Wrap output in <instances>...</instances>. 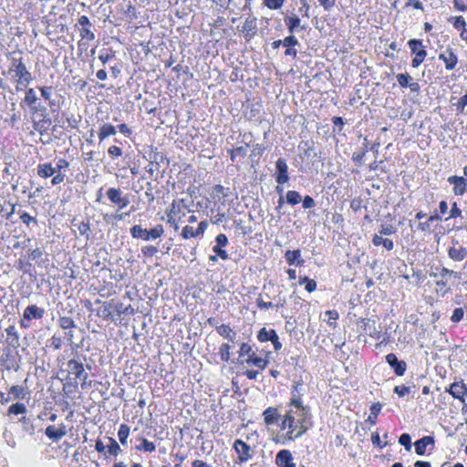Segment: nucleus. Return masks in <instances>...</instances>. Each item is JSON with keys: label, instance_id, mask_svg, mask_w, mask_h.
Listing matches in <instances>:
<instances>
[{"label": "nucleus", "instance_id": "nucleus-1", "mask_svg": "<svg viewBox=\"0 0 467 467\" xmlns=\"http://www.w3.org/2000/svg\"><path fill=\"white\" fill-rule=\"evenodd\" d=\"M286 414L288 420L296 425V434L302 437L313 427L311 408L308 405L300 403L299 406L286 404Z\"/></svg>", "mask_w": 467, "mask_h": 467}, {"label": "nucleus", "instance_id": "nucleus-2", "mask_svg": "<svg viewBox=\"0 0 467 467\" xmlns=\"http://www.w3.org/2000/svg\"><path fill=\"white\" fill-rule=\"evenodd\" d=\"M111 308H114V310L116 312V316H118L119 317L122 314H128V313L133 314L134 313V309L132 308V306L130 305L124 306V304L122 302L112 299L110 301H104L103 306H101L99 309H98L97 315L105 320L110 319L111 321H116L118 318H116L112 315Z\"/></svg>", "mask_w": 467, "mask_h": 467}, {"label": "nucleus", "instance_id": "nucleus-3", "mask_svg": "<svg viewBox=\"0 0 467 467\" xmlns=\"http://www.w3.org/2000/svg\"><path fill=\"white\" fill-rule=\"evenodd\" d=\"M9 73H14L13 78L19 84H30L33 80L32 74L29 72L26 66L23 62L22 57H13L11 59Z\"/></svg>", "mask_w": 467, "mask_h": 467}, {"label": "nucleus", "instance_id": "nucleus-4", "mask_svg": "<svg viewBox=\"0 0 467 467\" xmlns=\"http://www.w3.org/2000/svg\"><path fill=\"white\" fill-rule=\"evenodd\" d=\"M164 233V228L161 224H157L155 227L148 230L140 224L133 225L130 234L134 239H141L143 241H150L160 238Z\"/></svg>", "mask_w": 467, "mask_h": 467}, {"label": "nucleus", "instance_id": "nucleus-5", "mask_svg": "<svg viewBox=\"0 0 467 467\" xmlns=\"http://www.w3.org/2000/svg\"><path fill=\"white\" fill-rule=\"evenodd\" d=\"M148 155L149 164L145 167V170L150 173V177L160 170L162 164L166 163V165H169L170 163L166 155L159 151L157 148L151 147Z\"/></svg>", "mask_w": 467, "mask_h": 467}, {"label": "nucleus", "instance_id": "nucleus-6", "mask_svg": "<svg viewBox=\"0 0 467 467\" xmlns=\"http://www.w3.org/2000/svg\"><path fill=\"white\" fill-rule=\"evenodd\" d=\"M0 361L2 366L6 370H15L17 371L20 368L19 361L20 357L17 352H13L10 349H6L4 351L2 356L0 357Z\"/></svg>", "mask_w": 467, "mask_h": 467}, {"label": "nucleus", "instance_id": "nucleus-7", "mask_svg": "<svg viewBox=\"0 0 467 467\" xmlns=\"http://www.w3.org/2000/svg\"><path fill=\"white\" fill-rule=\"evenodd\" d=\"M357 326L363 329V331L369 337L380 339L381 330L377 327L376 320L370 318H359L357 321Z\"/></svg>", "mask_w": 467, "mask_h": 467}, {"label": "nucleus", "instance_id": "nucleus-8", "mask_svg": "<svg viewBox=\"0 0 467 467\" xmlns=\"http://www.w3.org/2000/svg\"><path fill=\"white\" fill-rule=\"evenodd\" d=\"M306 393V389H305V387H304V382L303 380L300 379L298 380H295L293 382V385L291 387V391H290V399L287 402V404H290L292 406H299L300 403H303V396L305 395Z\"/></svg>", "mask_w": 467, "mask_h": 467}, {"label": "nucleus", "instance_id": "nucleus-9", "mask_svg": "<svg viewBox=\"0 0 467 467\" xmlns=\"http://www.w3.org/2000/svg\"><path fill=\"white\" fill-rule=\"evenodd\" d=\"M67 371L69 374L75 375L76 379L85 382L88 377L85 371L83 363L75 358H71L67 363Z\"/></svg>", "mask_w": 467, "mask_h": 467}, {"label": "nucleus", "instance_id": "nucleus-10", "mask_svg": "<svg viewBox=\"0 0 467 467\" xmlns=\"http://www.w3.org/2000/svg\"><path fill=\"white\" fill-rule=\"evenodd\" d=\"M275 178L277 184H285L289 181L288 166L284 158H279L275 162Z\"/></svg>", "mask_w": 467, "mask_h": 467}, {"label": "nucleus", "instance_id": "nucleus-11", "mask_svg": "<svg viewBox=\"0 0 467 467\" xmlns=\"http://www.w3.org/2000/svg\"><path fill=\"white\" fill-rule=\"evenodd\" d=\"M385 358L397 376L404 375L407 370V363L404 360L399 359L394 353L388 354Z\"/></svg>", "mask_w": 467, "mask_h": 467}, {"label": "nucleus", "instance_id": "nucleus-12", "mask_svg": "<svg viewBox=\"0 0 467 467\" xmlns=\"http://www.w3.org/2000/svg\"><path fill=\"white\" fill-rule=\"evenodd\" d=\"M108 199L119 206V209H123L130 203L127 197H123L122 192L119 188H109L107 192Z\"/></svg>", "mask_w": 467, "mask_h": 467}, {"label": "nucleus", "instance_id": "nucleus-13", "mask_svg": "<svg viewBox=\"0 0 467 467\" xmlns=\"http://www.w3.org/2000/svg\"><path fill=\"white\" fill-rule=\"evenodd\" d=\"M448 182L453 185V193L458 196H462L467 191V178L463 176H450Z\"/></svg>", "mask_w": 467, "mask_h": 467}, {"label": "nucleus", "instance_id": "nucleus-14", "mask_svg": "<svg viewBox=\"0 0 467 467\" xmlns=\"http://www.w3.org/2000/svg\"><path fill=\"white\" fill-rule=\"evenodd\" d=\"M46 311L44 308L37 306L36 305H29L23 312V317L27 322H31L33 319L38 320L43 318Z\"/></svg>", "mask_w": 467, "mask_h": 467}, {"label": "nucleus", "instance_id": "nucleus-15", "mask_svg": "<svg viewBox=\"0 0 467 467\" xmlns=\"http://www.w3.org/2000/svg\"><path fill=\"white\" fill-rule=\"evenodd\" d=\"M234 449L235 450L236 453L238 454L239 461L244 462H247L252 458V455L250 453L251 447L246 442L243 441L242 440H236L234 443Z\"/></svg>", "mask_w": 467, "mask_h": 467}, {"label": "nucleus", "instance_id": "nucleus-16", "mask_svg": "<svg viewBox=\"0 0 467 467\" xmlns=\"http://www.w3.org/2000/svg\"><path fill=\"white\" fill-rule=\"evenodd\" d=\"M439 59L444 62L445 68L447 70L454 69L458 63V57L456 54L450 47L446 48L444 52L439 55Z\"/></svg>", "mask_w": 467, "mask_h": 467}, {"label": "nucleus", "instance_id": "nucleus-17", "mask_svg": "<svg viewBox=\"0 0 467 467\" xmlns=\"http://www.w3.org/2000/svg\"><path fill=\"white\" fill-rule=\"evenodd\" d=\"M275 463L279 467H296L293 462V455L289 450H281L275 456Z\"/></svg>", "mask_w": 467, "mask_h": 467}, {"label": "nucleus", "instance_id": "nucleus-18", "mask_svg": "<svg viewBox=\"0 0 467 467\" xmlns=\"http://www.w3.org/2000/svg\"><path fill=\"white\" fill-rule=\"evenodd\" d=\"M282 422L280 423V429L285 430L287 429V431L285 433V438L289 441H295L299 438V435L296 434V425H294V423L290 422L288 420V415L286 412L284 416H281Z\"/></svg>", "mask_w": 467, "mask_h": 467}, {"label": "nucleus", "instance_id": "nucleus-19", "mask_svg": "<svg viewBox=\"0 0 467 467\" xmlns=\"http://www.w3.org/2000/svg\"><path fill=\"white\" fill-rule=\"evenodd\" d=\"M45 434L53 441H58L67 435V428L64 424H60L58 428L49 425L46 428Z\"/></svg>", "mask_w": 467, "mask_h": 467}, {"label": "nucleus", "instance_id": "nucleus-20", "mask_svg": "<svg viewBox=\"0 0 467 467\" xmlns=\"http://www.w3.org/2000/svg\"><path fill=\"white\" fill-rule=\"evenodd\" d=\"M241 31L244 33L246 40L253 38L257 33L256 17H247Z\"/></svg>", "mask_w": 467, "mask_h": 467}, {"label": "nucleus", "instance_id": "nucleus-21", "mask_svg": "<svg viewBox=\"0 0 467 467\" xmlns=\"http://www.w3.org/2000/svg\"><path fill=\"white\" fill-rule=\"evenodd\" d=\"M447 391L454 399H458L461 401H464V395L467 392V387H466V385L462 381H461V382H454V383L451 384V386L447 389Z\"/></svg>", "mask_w": 467, "mask_h": 467}, {"label": "nucleus", "instance_id": "nucleus-22", "mask_svg": "<svg viewBox=\"0 0 467 467\" xmlns=\"http://www.w3.org/2000/svg\"><path fill=\"white\" fill-rule=\"evenodd\" d=\"M285 259L289 265L301 266L305 264V260L301 258V251L299 249L287 250L285 253Z\"/></svg>", "mask_w": 467, "mask_h": 467}, {"label": "nucleus", "instance_id": "nucleus-23", "mask_svg": "<svg viewBox=\"0 0 467 467\" xmlns=\"http://www.w3.org/2000/svg\"><path fill=\"white\" fill-rule=\"evenodd\" d=\"M264 421L266 425H273L278 422L281 419V415L278 412L277 408L268 407L263 412Z\"/></svg>", "mask_w": 467, "mask_h": 467}, {"label": "nucleus", "instance_id": "nucleus-24", "mask_svg": "<svg viewBox=\"0 0 467 467\" xmlns=\"http://www.w3.org/2000/svg\"><path fill=\"white\" fill-rule=\"evenodd\" d=\"M435 442L432 436H424L414 442L415 451L418 455L422 456L426 452L428 445H433Z\"/></svg>", "mask_w": 467, "mask_h": 467}, {"label": "nucleus", "instance_id": "nucleus-25", "mask_svg": "<svg viewBox=\"0 0 467 467\" xmlns=\"http://www.w3.org/2000/svg\"><path fill=\"white\" fill-rule=\"evenodd\" d=\"M448 255L451 260L461 262L467 257V248L462 245H453L448 249Z\"/></svg>", "mask_w": 467, "mask_h": 467}, {"label": "nucleus", "instance_id": "nucleus-26", "mask_svg": "<svg viewBox=\"0 0 467 467\" xmlns=\"http://www.w3.org/2000/svg\"><path fill=\"white\" fill-rule=\"evenodd\" d=\"M38 98L34 88H29L26 89V95L24 99L20 102V106L23 108L25 105L29 108L34 104L37 103Z\"/></svg>", "mask_w": 467, "mask_h": 467}, {"label": "nucleus", "instance_id": "nucleus-27", "mask_svg": "<svg viewBox=\"0 0 467 467\" xmlns=\"http://www.w3.org/2000/svg\"><path fill=\"white\" fill-rule=\"evenodd\" d=\"M52 121L49 117L41 118L39 120H33V128L41 135L47 131Z\"/></svg>", "mask_w": 467, "mask_h": 467}, {"label": "nucleus", "instance_id": "nucleus-28", "mask_svg": "<svg viewBox=\"0 0 467 467\" xmlns=\"http://www.w3.org/2000/svg\"><path fill=\"white\" fill-rule=\"evenodd\" d=\"M56 173V168L51 163H40L37 166V175L42 178H48Z\"/></svg>", "mask_w": 467, "mask_h": 467}, {"label": "nucleus", "instance_id": "nucleus-29", "mask_svg": "<svg viewBox=\"0 0 467 467\" xmlns=\"http://www.w3.org/2000/svg\"><path fill=\"white\" fill-rule=\"evenodd\" d=\"M245 362L248 365H254L261 369H265L269 363L268 359L257 357L254 352H252V355H250V358H247Z\"/></svg>", "mask_w": 467, "mask_h": 467}, {"label": "nucleus", "instance_id": "nucleus-30", "mask_svg": "<svg viewBox=\"0 0 467 467\" xmlns=\"http://www.w3.org/2000/svg\"><path fill=\"white\" fill-rule=\"evenodd\" d=\"M116 128L109 124V123H104L100 129H99V141H103L106 138H108L109 136H111V135H115L116 134Z\"/></svg>", "mask_w": 467, "mask_h": 467}, {"label": "nucleus", "instance_id": "nucleus-31", "mask_svg": "<svg viewBox=\"0 0 467 467\" xmlns=\"http://www.w3.org/2000/svg\"><path fill=\"white\" fill-rule=\"evenodd\" d=\"M372 244L375 246L383 245L388 251H390L394 247L393 241L389 238H383L381 235L375 234L372 238Z\"/></svg>", "mask_w": 467, "mask_h": 467}, {"label": "nucleus", "instance_id": "nucleus-32", "mask_svg": "<svg viewBox=\"0 0 467 467\" xmlns=\"http://www.w3.org/2000/svg\"><path fill=\"white\" fill-rule=\"evenodd\" d=\"M19 422L21 423V427L23 431L33 436L35 434V426L33 424V419L29 417L23 416Z\"/></svg>", "mask_w": 467, "mask_h": 467}, {"label": "nucleus", "instance_id": "nucleus-33", "mask_svg": "<svg viewBox=\"0 0 467 467\" xmlns=\"http://www.w3.org/2000/svg\"><path fill=\"white\" fill-rule=\"evenodd\" d=\"M285 26L290 34H294L296 31V28L300 26V18L296 16H286L284 19Z\"/></svg>", "mask_w": 467, "mask_h": 467}, {"label": "nucleus", "instance_id": "nucleus-34", "mask_svg": "<svg viewBox=\"0 0 467 467\" xmlns=\"http://www.w3.org/2000/svg\"><path fill=\"white\" fill-rule=\"evenodd\" d=\"M109 444H107L108 453L111 456L117 457L122 452V450L117 441L111 437H108Z\"/></svg>", "mask_w": 467, "mask_h": 467}, {"label": "nucleus", "instance_id": "nucleus-35", "mask_svg": "<svg viewBox=\"0 0 467 467\" xmlns=\"http://www.w3.org/2000/svg\"><path fill=\"white\" fill-rule=\"evenodd\" d=\"M228 190H229L228 188L225 189L221 184H216L212 189L211 197L213 199H217V200H221L223 198H225V197L228 196V192H226V191H228Z\"/></svg>", "mask_w": 467, "mask_h": 467}, {"label": "nucleus", "instance_id": "nucleus-36", "mask_svg": "<svg viewBox=\"0 0 467 467\" xmlns=\"http://www.w3.org/2000/svg\"><path fill=\"white\" fill-rule=\"evenodd\" d=\"M29 109L33 115H36L41 118L49 117L47 107L40 102L34 104Z\"/></svg>", "mask_w": 467, "mask_h": 467}, {"label": "nucleus", "instance_id": "nucleus-37", "mask_svg": "<svg viewBox=\"0 0 467 467\" xmlns=\"http://www.w3.org/2000/svg\"><path fill=\"white\" fill-rule=\"evenodd\" d=\"M58 326L63 330H67V329L75 328L77 327V324L75 323V321L73 320L72 317L63 316V317H59V318H58Z\"/></svg>", "mask_w": 467, "mask_h": 467}, {"label": "nucleus", "instance_id": "nucleus-38", "mask_svg": "<svg viewBox=\"0 0 467 467\" xmlns=\"http://www.w3.org/2000/svg\"><path fill=\"white\" fill-rule=\"evenodd\" d=\"M285 201L290 205H296L302 201V196L296 191L290 190L286 192Z\"/></svg>", "mask_w": 467, "mask_h": 467}, {"label": "nucleus", "instance_id": "nucleus-39", "mask_svg": "<svg viewBox=\"0 0 467 467\" xmlns=\"http://www.w3.org/2000/svg\"><path fill=\"white\" fill-rule=\"evenodd\" d=\"M441 217L435 212L433 214H431L428 221L420 223L418 225V229H420L422 232L429 231L431 228V224L435 221H441Z\"/></svg>", "mask_w": 467, "mask_h": 467}, {"label": "nucleus", "instance_id": "nucleus-40", "mask_svg": "<svg viewBox=\"0 0 467 467\" xmlns=\"http://www.w3.org/2000/svg\"><path fill=\"white\" fill-rule=\"evenodd\" d=\"M27 409L26 406L24 403L16 402L15 404H12L7 410L8 415H19V414H25L26 412Z\"/></svg>", "mask_w": 467, "mask_h": 467}, {"label": "nucleus", "instance_id": "nucleus-41", "mask_svg": "<svg viewBox=\"0 0 467 467\" xmlns=\"http://www.w3.org/2000/svg\"><path fill=\"white\" fill-rule=\"evenodd\" d=\"M298 283L299 285H305V289L308 293H312L317 289V282L307 276H300Z\"/></svg>", "mask_w": 467, "mask_h": 467}, {"label": "nucleus", "instance_id": "nucleus-42", "mask_svg": "<svg viewBox=\"0 0 467 467\" xmlns=\"http://www.w3.org/2000/svg\"><path fill=\"white\" fill-rule=\"evenodd\" d=\"M275 332L276 331L275 329H266L265 327H263L258 332L257 339L260 342L271 341L273 339V333Z\"/></svg>", "mask_w": 467, "mask_h": 467}, {"label": "nucleus", "instance_id": "nucleus-43", "mask_svg": "<svg viewBox=\"0 0 467 467\" xmlns=\"http://www.w3.org/2000/svg\"><path fill=\"white\" fill-rule=\"evenodd\" d=\"M381 408H382L381 403H379V402L373 403L370 406V414H369V416H368L367 420L368 422H370L371 424H375L377 417H378L379 413L381 410Z\"/></svg>", "mask_w": 467, "mask_h": 467}, {"label": "nucleus", "instance_id": "nucleus-44", "mask_svg": "<svg viewBox=\"0 0 467 467\" xmlns=\"http://www.w3.org/2000/svg\"><path fill=\"white\" fill-rule=\"evenodd\" d=\"M130 435V427L127 424H121L118 431V437L122 445L127 444V440Z\"/></svg>", "mask_w": 467, "mask_h": 467}, {"label": "nucleus", "instance_id": "nucleus-45", "mask_svg": "<svg viewBox=\"0 0 467 467\" xmlns=\"http://www.w3.org/2000/svg\"><path fill=\"white\" fill-rule=\"evenodd\" d=\"M8 395L13 396L12 399H24L26 396L25 389L19 385H14L10 388Z\"/></svg>", "mask_w": 467, "mask_h": 467}, {"label": "nucleus", "instance_id": "nucleus-46", "mask_svg": "<svg viewBox=\"0 0 467 467\" xmlns=\"http://www.w3.org/2000/svg\"><path fill=\"white\" fill-rule=\"evenodd\" d=\"M427 56V51L425 48H420L415 55L414 58L412 59L411 66L413 67H418L425 59Z\"/></svg>", "mask_w": 467, "mask_h": 467}, {"label": "nucleus", "instance_id": "nucleus-47", "mask_svg": "<svg viewBox=\"0 0 467 467\" xmlns=\"http://www.w3.org/2000/svg\"><path fill=\"white\" fill-rule=\"evenodd\" d=\"M32 264L30 262H26L24 259L20 258L17 260L16 267L17 270L23 272L24 274L31 275Z\"/></svg>", "mask_w": 467, "mask_h": 467}, {"label": "nucleus", "instance_id": "nucleus-48", "mask_svg": "<svg viewBox=\"0 0 467 467\" xmlns=\"http://www.w3.org/2000/svg\"><path fill=\"white\" fill-rule=\"evenodd\" d=\"M136 450L152 452L156 450V446L152 441H150L147 439H142L141 443L136 446Z\"/></svg>", "mask_w": 467, "mask_h": 467}, {"label": "nucleus", "instance_id": "nucleus-49", "mask_svg": "<svg viewBox=\"0 0 467 467\" xmlns=\"http://www.w3.org/2000/svg\"><path fill=\"white\" fill-rule=\"evenodd\" d=\"M442 270H448V268L445 266L431 265L430 276L432 278H437L439 276V277H441V279L448 278V275H443V274H441Z\"/></svg>", "mask_w": 467, "mask_h": 467}, {"label": "nucleus", "instance_id": "nucleus-50", "mask_svg": "<svg viewBox=\"0 0 467 467\" xmlns=\"http://www.w3.org/2000/svg\"><path fill=\"white\" fill-rule=\"evenodd\" d=\"M448 21L451 22L454 28L457 30H462L466 26V22L462 16H451L448 19Z\"/></svg>", "mask_w": 467, "mask_h": 467}, {"label": "nucleus", "instance_id": "nucleus-51", "mask_svg": "<svg viewBox=\"0 0 467 467\" xmlns=\"http://www.w3.org/2000/svg\"><path fill=\"white\" fill-rule=\"evenodd\" d=\"M174 213H175V202H173L172 204H171V208L170 210L167 211L166 214H167V217H168V221L167 223L172 226L175 230H178L179 226H178V223L174 218Z\"/></svg>", "mask_w": 467, "mask_h": 467}, {"label": "nucleus", "instance_id": "nucleus-52", "mask_svg": "<svg viewBox=\"0 0 467 467\" xmlns=\"http://www.w3.org/2000/svg\"><path fill=\"white\" fill-rule=\"evenodd\" d=\"M230 345L227 343H223L221 345L219 348V355L221 359L224 362H228L230 360Z\"/></svg>", "mask_w": 467, "mask_h": 467}, {"label": "nucleus", "instance_id": "nucleus-53", "mask_svg": "<svg viewBox=\"0 0 467 467\" xmlns=\"http://www.w3.org/2000/svg\"><path fill=\"white\" fill-rule=\"evenodd\" d=\"M282 46L284 47H290L300 46V43H299L298 39L294 36V34H290L289 36H287L284 39H282Z\"/></svg>", "mask_w": 467, "mask_h": 467}, {"label": "nucleus", "instance_id": "nucleus-54", "mask_svg": "<svg viewBox=\"0 0 467 467\" xmlns=\"http://www.w3.org/2000/svg\"><path fill=\"white\" fill-rule=\"evenodd\" d=\"M16 168H11V163H6V167L3 170L2 177L7 182H11L15 177Z\"/></svg>", "mask_w": 467, "mask_h": 467}, {"label": "nucleus", "instance_id": "nucleus-55", "mask_svg": "<svg viewBox=\"0 0 467 467\" xmlns=\"http://www.w3.org/2000/svg\"><path fill=\"white\" fill-rule=\"evenodd\" d=\"M396 78L401 88H408L409 83L412 80V78L407 73L398 74Z\"/></svg>", "mask_w": 467, "mask_h": 467}, {"label": "nucleus", "instance_id": "nucleus-56", "mask_svg": "<svg viewBox=\"0 0 467 467\" xmlns=\"http://www.w3.org/2000/svg\"><path fill=\"white\" fill-rule=\"evenodd\" d=\"M399 442L404 446L405 450L410 451L411 450V437L409 433H403L399 438Z\"/></svg>", "mask_w": 467, "mask_h": 467}, {"label": "nucleus", "instance_id": "nucleus-57", "mask_svg": "<svg viewBox=\"0 0 467 467\" xmlns=\"http://www.w3.org/2000/svg\"><path fill=\"white\" fill-rule=\"evenodd\" d=\"M408 46L410 49V51L416 55V53L420 49V48H424L423 45H422V41L420 40V39H416V38H413V39H410L409 40L408 42Z\"/></svg>", "mask_w": 467, "mask_h": 467}, {"label": "nucleus", "instance_id": "nucleus-58", "mask_svg": "<svg viewBox=\"0 0 467 467\" xmlns=\"http://www.w3.org/2000/svg\"><path fill=\"white\" fill-rule=\"evenodd\" d=\"M48 341L50 342V347L55 350L60 349L63 344L62 337L57 334H54Z\"/></svg>", "mask_w": 467, "mask_h": 467}, {"label": "nucleus", "instance_id": "nucleus-59", "mask_svg": "<svg viewBox=\"0 0 467 467\" xmlns=\"http://www.w3.org/2000/svg\"><path fill=\"white\" fill-rule=\"evenodd\" d=\"M394 393H396L399 397L403 398L406 395L410 394L411 391V388L406 385H399L396 386L393 389Z\"/></svg>", "mask_w": 467, "mask_h": 467}, {"label": "nucleus", "instance_id": "nucleus-60", "mask_svg": "<svg viewBox=\"0 0 467 467\" xmlns=\"http://www.w3.org/2000/svg\"><path fill=\"white\" fill-rule=\"evenodd\" d=\"M333 132L339 133L344 127V120L341 117L335 116L332 118Z\"/></svg>", "mask_w": 467, "mask_h": 467}, {"label": "nucleus", "instance_id": "nucleus-61", "mask_svg": "<svg viewBox=\"0 0 467 467\" xmlns=\"http://www.w3.org/2000/svg\"><path fill=\"white\" fill-rule=\"evenodd\" d=\"M368 152L367 148H365L361 152H354L352 154V161L358 166H361L364 162V157Z\"/></svg>", "mask_w": 467, "mask_h": 467}, {"label": "nucleus", "instance_id": "nucleus-62", "mask_svg": "<svg viewBox=\"0 0 467 467\" xmlns=\"http://www.w3.org/2000/svg\"><path fill=\"white\" fill-rule=\"evenodd\" d=\"M325 314L328 317L327 324L331 327H336V321L339 317L338 312L337 310H328Z\"/></svg>", "mask_w": 467, "mask_h": 467}, {"label": "nucleus", "instance_id": "nucleus-63", "mask_svg": "<svg viewBox=\"0 0 467 467\" xmlns=\"http://www.w3.org/2000/svg\"><path fill=\"white\" fill-rule=\"evenodd\" d=\"M182 236L183 239H189V238L197 237V234H196L195 230L193 229V227L186 225L182 228Z\"/></svg>", "mask_w": 467, "mask_h": 467}, {"label": "nucleus", "instance_id": "nucleus-64", "mask_svg": "<svg viewBox=\"0 0 467 467\" xmlns=\"http://www.w3.org/2000/svg\"><path fill=\"white\" fill-rule=\"evenodd\" d=\"M464 316V310L462 307H457L453 310V313L451 317V321L453 323H459Z\"/></svg>", "mask_w": 467, "mask_h": 467}]
</instances>
